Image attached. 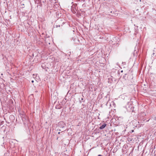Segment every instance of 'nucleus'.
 I'll list each match as a JSON object with an SVG mask.
<instances>
[{
	"mask_svg": "<svg viewBox=\"0 0 156 156\" xmlns=\"http://www.w3.org/2000/svg\"><path fill=\"white\" fill-rule=\"evenodd\" d=\"M20 115L21 117L22 120L23 122L26 121L28 120V117L26 115L25 113L24 112L22 111L21 113H20Z\"/></svg>",
	"mask_w": 156,
	"mask_h": 156,
	"instance_id": "f257e3e1",
	"label": "nucleus"
},
{
	"mask_svg": "<svg viewBox=\"0 0 156 156\" xmlns=\"http://www.w3.org/2000/svg\"><path fill=\"white\" fill-rule=\"evenodd\" d=\"M66 126V124L62 121H61L58 123V126L61 128H63L65 127Z\"/></svg>",
	"mask_w": 156,
	"mask_h": 156,
	"instance_id": "f03ea898",
	"label": "nucleus"
},
{
	"mask_svg": "<svg viewBox=\"0 0 156 156\" xmlns=\"http://www.w3.org/2000/svg\"><path fill=\"white\" fill-rule=\"evenodd\" d=\"M58 27L62 26L65 23L64 20L63 19H61L58 20Z\"/></svg>",
	"mask_w": 156,
	"mask_h": 156,
	"instance_id": "7ed1b4c3",
	"label": "nucleus"
},
{
	"mask_svg": "<svg viewBox=\"0 0 156 156\" xmlns=\"http://www.w3.org/2000/svg\"><path fill=\"white\" fill-rule=\"evenodd\" d=\"M106 125L107 124L106 123H104L99 127V129H103L106 126Z\"/></svg>",
	"mask_w": 156,
	"mask_h": 156,
	"instance_id": "20e7f679",
	"label": "nucleus"
},
{
	"mask_svg": "<svg viewBox=\"0 0 156 156\" xmlns=\"http://www.w3.org/2000/svg\"><path fill=\"white\" fill-rule=\"evenodd\" d=\"M56 108L57 109H60V106H59V105H57L56 107Z\"/></svg>",
	"mask_w": 156,
	"mask_h": 156,
	"instance_id": "39448f33",
	"label": "nucleus"
},
{
	"mask_svg": "<svg viewBox=\"0 0 156 156\" xmlns=\"http://www.w3.org/2000/svg\"><path fill=\"white\" fill-rule=\"evenodd\" d=\"M55 26L56 27H58V24L57 25H55Z\"/></svg>",
	"mask_w": 156,
	"mask_h": 156,
	"instance_id": "423d86ee",
	"label": "nucleus"
},
{
	"mask_svg": "<svg viewBox=\"0 0 156 156\" xmlns=\"http://www.w3.org/2000/svg\"><path fill=\"white\" fill-rule=\"evenodd\" d=\"M98 156H103L101 154H99Z\"/></svg>",
	"mask_w": 156,
	"mask_h": 156,
	"instance_id": "0eeeda50",
	"label": "nucleus"
},
{
	"mask_svg": "<svg viewBox=\"0 0 156 156\" xmlns=\"http://www.w3.org/2000/svg\"><path fill=\"white\" fill-rule=\"evenodd\" d=\"M31 82H32V83H34V80H32V81H31Z\"/></svg>",
	"mask_w": 156,
	"mask_h": 156,
	"instance_id": "6e6552de",
	"label": "nucleus"
},
{
	"mask_svg": "<svg viewBox=\"0 0 156 156\" xmlns=\"http://www.w3.org/2000/svg\"><path fill=\"white\" fill-rule=\"evenodd\" d=\"M60 132H58V134H60Z\"/></svg>",
	"mask_w": 156,
	"mask_h": 156,
	"instance_id": "1a4fd4ad",
	"label": "nucleus"
},
{
	"mask_svg": "<svg viewBox=\"0 0 156 156\" xmlns=\"http://www.w3.org/2000/svg\"><path fill=\"white\" fill-rule=\"evenodd\" d=\"M57 140L58 139V137L57 139Z\"/></svg>",
	"mask_w": 156,
	"mask_h": 156,
	"instance_id": "9d476101",
	"label": "nucleus"
}]
</instances>
